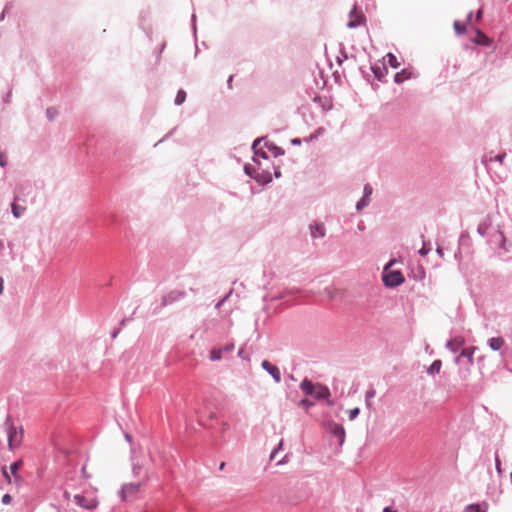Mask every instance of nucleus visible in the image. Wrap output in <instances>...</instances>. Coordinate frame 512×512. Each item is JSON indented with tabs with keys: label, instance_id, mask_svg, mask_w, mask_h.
Segmentation results:
<instances>
[{
	"label": "nucleus",
	"instance_id": "nucleus-21",
	"mask_svg": "<svg viewBox=\"0 0 512 512\" xmlns=\"http://www.w3.org/2000/svg\"><path fill=\"white\" fill-rule=\"evenodd\" d=\"M185 100H186V92L184 90H179L176 95V98H175V104L181 105L185 102Z\"/></svg>",
	"mask_w": 512,
	"mask_h": 512
},
{
	"label": "nucleus",
	"instance_id": "nucleus-39",
	"mask_svg": "<svg viewBox=\"0 0 512 512\" xmlns=\"http://www.w3.org/2000/svg\"><path fill=\"white\" fill-rule=\"evenodd\" d=\"M82 472L85 475V477H87V478L90 477L89 475H87L86 466L82 467Z\"/></svg>",
	"mask_w": 512,
	"mask_h": 512
},
{
	"label": "nucleus",
	"instance_id": "nucleus-32",
	"mask_svg": "<svg viewBox=\"0 0 512 512\" xmlns=\"http://www.w3.org/2000/svg\"><path fill=\"white\" fill-rule=\"evenodd\" d=\"M301 406H305V407H311L313 406V403L307 399H303L300 401L299 403Z\"/></svg>",
	"mask_w": 512,
	"mask_h": 512
},
{
	"label": "nucleus",
	"instance_id": "nucleus-8",
	"mask_svg": "<svg viewBox=\"0 0 512 512\" xmlns=\"http://www.w3.org/2000/svg\"><path fill=\"white\" fill-rule=\"evenodd\" d=\"M22 466H23L22 460L15 461L9 466V472L13 476L14 484H16V485H20L22 482V476L19 474V469Z\"/></svg>",
	"mask_w": 512,
	"mask_h": 512
},
{
	"label": "nucleus",
	"instance_id": "nucleus-12",
	"mask_svg": "<svg viewBox=\"0 0 512 512\" xmlns=\"http://www.w3.org/2000/svg\"><path fill=\"white\" fill-rule=\"evenodd\" d=\"M313 396L317 399H328L330 397V390L326 386L317 384Z\"/></svg>",
	"mask_w": 512,
	"mask_h": 512
},
{
	"label": "nucleus",
	"instance_id": "nucleus-35",
	"mask_svg": "<svg viewBox=\"0 0 512 512\" xmlns=\"http://www.w3.org/2000/svg\"><path fill=\"white\" fill-rule=\"evenodd\" d=\"M0 165L5 166L6 165V159L3 153H0Z\"/></svg>",
	"mask_w": 512,
	"mask_h": 512
},
{
	"label": "nucleus",
	"instance_id": "nucleus-19",
	"mask_svg": "<svg viewBox=\"0 0 512 512\" xmlns=\"http://www.w3.org/2000/svg\"><path fill=\"white\" fill-rule=\"evenodd\" d=\"M442 367L440 360H435L428 369V373H439Z\"/></svg>",
	"mask_w": 512,
	"mask_h": 512
},
{
	"label": "nucleus",
	"instance_id": "nucleus-31",
	"mask_svg": "<svg viewBox=\"0 0 512 512\" xmlns=\"http://www.w3.org/2000/svg\"><path fill=\"white\" fill-rule=\"evenodd\" d=\"M403 75H404V72L396 73V75H395V82L401 83L403 81V79H404Z\"/></svg>",
	"mask_w": 512,
	"mask_h": 512
},
{
	"label": "nucleus",
	"instance_id": "nucleus-42",
	"mask_svg": "<svg viewBox=\"0 0 512 512\" xmlns=\"http://www.w3.org/2000/svg\"><path fill=\"white\" fill-rule=\"evenodd\" d=\"M225 462H221L220 465H219V469L220 470H223L225 468Z\"/></svg>",
	"mask_w": 512,
	"mask_h": 512
},
{
	"label": "nucleus",
	"instance_id": "nucleus-6",
	"mask_svg": "<svg viewBox=\"0 0 512 512\" xmlns=\"http://www.w3.org/2000/svg\"><path fill=\"white\" fill-rule=\"evenodd\" d=\"M349 21L347 23V26L349 28H355L365 23V16L364 14L359 11L356 7H354L349 15Z\"/></svg>",
	"mask_w": 512,
	"mask_h": 512
},
{
	"label": "nucleus",
	"instance_id": "nucleus-11",
	"mask_svg": "<svg viewBox=\"0 0 512 512\" xmlns=\"http://www.w3.org/2000/svg\"><path fill=\"white\" fill-rule=\"evenodd\" d=\"M474 42L478 45L482 46H490L492 44V39L489 38L486 34H484L482 31L477 30L476 36L474 38Z\"/></svg>",
	"mask_w": 512,
	"mask_h": 512
},
{
	"label": "nucleus",
	"instance_id": "nucleus-44",
	"mask_svg": "<svg viewBox=\"0 0 512 512\" xmlns=\"http://www.w3.org/2000/svg\"><path fill=\"white\" fill-rule=\"evenodd\" d=\"M328 405L332 406L334 403L331 400L327 401Z\"/></svg>",
	"mask_w": 512,
	"mask_h": 512
},
{
	"label": "nucleus",
	"instance_id": "nucleus-26",
	"mask_svg": "<svg viewBox=\"0 0 512 512\" xmlns=\"http://www.w3.org/2000/svg\"><path fill=\"white\" fill-rule=\"evenodd\" d=\"M11 501H12L11 495H9V494L3 495V497H2V503L3 504L8 505V504L11 503Z\"/></svg>",
	"mask_w": 512,
	"mask_h": 512
},
{
	"label": "nucleus",
	"instance_id": "nucleus-15",
	"mask_svg": "<svg viewBox=\"0 0 512 512\" xmlns=\"http://www.w3.org/2000/svg\"><path fill=\"white\" fill-rule=\"evenodd\" d=\"M465 343L463 338H454L447 343V347L452 351H457Z\"/></svg>",
	"mask_w": 512,
	"mask_h": 512
},
{
	"label": "nucleus",
	"instance_id": "nucleus-40",
	"mask_svg": "<svg viewBox=\"0 0 512 512\" xmlns=\"http://www.w3.org/2000/svg\"><path fill=\"white\" fill-rule=\"evenodd\" d=\"M482 16V10H479L477 13V20H480Z\"/></svg>",
	"mask_w": 512,
	"mask_h": 512
},
{
	"label": "nucleus",
	"instance_id": "nucleus-17",
	"mask_svg": "<svg viewBox=\"0 0 512 512\" xmlns=\"http://www.w3.org/2000/svg\"><path fill=\"white\" fill-rule=\"evenodd\" d=\"M385 59L387 63L393 68H398L400 66V63L398 62L396 56L392 53H388Z\"/></svg>",
	"mask_w": 512,
	"mask_h": 512
},
{
	"label": "nucleus",
	"instance_id": "nucleus-5",
	"mask_svg": "<svg viewBox=\"0 0 512 512\" xmlns=\"http://www.w3.org/2000/svg\"><path fill=\"white\" fill-rule=\"evenodd\" d=\"M74 502L85 509L92 510L98 506V501L96 498L86 497L84 495L77 494L74 496Z\"/></svg>",
	"mask_w": 512,
	"mask_h": 512
},
{
	"label": "nucleus",
	"instance_id": "nucleus-34",
	"mask_svg": "<svg viewBox=\"0 0 512 512\" xmlns=\"http://www.w3.org/2000/svg\"><path fill=\"white\" fill-rule=\"evenodd\" d=\"M223 350V352H226V351H232L234 349V345L233 344H229V345H226L224 348H221Z\"/></svg>",
	"mask_w": 512,
	"mask_h": 512
},
{
	"label": "nucleus",
	"instance_id": "nucleus-13",
	"mask_svg": "<svg viewBox=\"0 0 512 512\" xmlns=\"http://www.w3.org/2000/svg\"><path fill=\"white\" fill-rule=\"evenodd\" d=\"M310 230L313 238L323 237L325 235V228L323 224L311 225Z\"/></svg>",
	"mask_w": 512,
	"mask_h": 512
},
{
	"label": "nucleus",
	"instance_id": "nucleus-30",
	"mask_svg": "<svg viewBox=\"0 0 512 512\" xmlns=\"http://www.w3.org/2000/svg\"><path fill=\"white\" fill-rule=\"evenodd\" d=\"M430 251V248H427L425 244H423L422 248L419 250V254L422 256H426Z\"/></svg>",
	"mask_w": 512,
	"mask_h": 512
},
{
	"label": "nucleus",
	"instance_id": "nucleus-2",
	"mask_svg": "<svg viewBox=\"0 0 512 512\" xmlns=\"http://www.w3.org/2000/svg\"><path fill=\"white\" fill-rule=\"evenodd\" d=\"M392 265L390 262L384 269L383 273V281L386 286L396 287L404 282V276L400 271L389 270V267Z\"/></svg>",
	"mask_w": 512,
	"mask_h": 512
},
{
	"label": "nucleus",
	"instance_id": "nucleus-3",
	"mask_svg": "<svg viewBox=\"0 0 512 512\" xmlns=\"http://www.w3.org/2000/svg\"><path fill=\"white\" fill-rule=\"evenodd\" d=\"M325 429L338 438L339 445H342L345 440V430L342 425L334 422V421H327L325 423Z\"/></svg>",
	"mask_w": 512,
	"mask_h": 512
},
{
	"label": "nucleus",
	"instance_id": "nucleus-4",
	"mask_svg": "<svg viewBox=\"0 0 512 512\" xmlns=\"http://www.w3.org/2000/svg\"><path fill=\"white\" fill-rule=\"evenodd\" d=\"M140 483H129L122 487L120 491V497L123 501L133 499L137 496L140 491Z\"/></svg>",
	"mask_w": 512,
	"mask_h": 512
},
{
	"label": "nucleus",
	"instance_id": "nucleus-16",
	"mask_svg": "<svg viewBox=\"0 0 512 512\" xmlns=\"http://www.w3.org/2000/svg\"><path fill=\"white\" fill-rule=\"evenodd\" d=\"M504 344V340L501 337H493L489 340V346L492 350H499Z\"/></svg>",
	"mask_w": 512,
	"mask_h": 512
},
{
	"label": "nucleus",
	"instance_id": "nucleus-10",
	"mask_svg": "<svg viewBox=\"0 0 512 512\" xmlns=\"http://www.w3.org/2000/svg\"><path fill=\"white\" fill-rule=\"evenodd\" d=\"M372 194V187L370 185H366L364 187V196L363 198L358 201L356 208L357 210H361L362 208L366 207L369 203V197Z\"/></svg>",
	"mask_w": 512,
	"mask_h": 512
},
{
	"label": "nucleus",
	"instance_id": "nucleus-41",
	"mask_svg": "<svg viewBox=\"0 0 512 512\" xmlns=\"http://www.w3.org/2000/svg\"><path fill=\"white\" fill-rule=\"evenodd\" d=\"M260 144V140H256L253 144V148L256 149V147Z\"/></svg>",
	"mask_w": 512,
	"mask_h": 512
},
{
	"label": "nucleus",
	"instance_id": "nucleus-23",
	"mask_svg": "<svg viewBox=\"0 0 512 512\" xmlns=\"http://www.w3.org/2000/svg\"><path fill=\"white\" fill-rule=\"evenodd\" d=\"M1 472L8 484H14L13 476L10 474V472L7 470L5 466L2 467Z\"/></svg>",
	"mask_w": 512,
	"mask_h": 512
},
{
	"label": "nucleus",
	"instance_id": "nucleus-33",
	"mask_svg": "<svg viewBox=\"0 0 512 512\" xmlns=\"http://www.w3.org/2000/svg\"><path fill=\"white\" fill-rule=\"evenodd\" d=\"M495 465H496L497 471L500 473L501 472V469H500L501 463H500V459H499L498 455H496V457H495Z\"/></svg>",
	"mask_w": 512,
	"mask_h": 512
},
{
	"label": "nucleus",
	"instance_id": "nucleus-20",
	"mask_svg": "<svg viewBox=\"0 0 512 512\" xmlns=\"http://www.w3.org/2000/svg\"><path fill=\"white\" fill-rule=\"evenodd\" d=\"M453 26L457 34H463L466 31V24L463 22L455 21Z\"/></svg>",
	"mask_w": 512,
	"mask_h": 512
},
{
	"label": "nucleus",
	"instance_id": "nucleus-24",
	"mask_svg": "<svg viewBox=\"0 0 512 512\" xmlns=\"http://www.w3.org/2000/svg\"><path fill=\"white\" fill-rule=\"evenodd\" d=\"M459 357H467L470 362L473 360V350L463 349Z\"/></svg>",
	"mask_w": 512,
	"mask_h": 512
},
{
	"label": "nucleus",
	"instance_id": "nucleus-22",
	"mask_svg": "<svg viewBox=\"0 0 512 512\" xmlns=\"http://www.w3.org/2000/svg\"><path fill=\"white\" fill-rule=\"evenodd\" d=\"M24 210L25 207L19 206L16 203L12 204V213L16 218H19Z\"/></svg>",
	"mask_w": 512,
	"mask_h": 512
},
{
	"label": "nucleus",
	"instance_id": "nucleus-1",
	"mask_svg": "<svg viewBox=\"0 0 512 512\" xmlns=\"http://www.w3.org/2000/svg\"><path fill=\"white\" fill-rule=\"evenodd\" d=\"M4 425L7 434L8 449L13 452L22 444L23 428L21 426H16L10 418L6 419Z\"/></svg>",
	"mask_w": 512,
	"mask_h": 512
},
{
	"label": "nucleus",
	"instance_id": "nucleus-38",
	"mask_svg": "<svg viewBox=\"0 0 512 512\" xmlns=\"http://www.w3.org/2000/svg\"><path fill=\"white\" fill-rule=\"evenodd\" d=\"M3 292V279L0 278V294Z\"/></svg>",
	"mask_w": 512,
	"mask_h": 512
},
{
	"label": "nucleus",
	"instance_id": "nucleus-36",
	"mask_svg": "<svg viewBox=\"0 0 512 512\" xmlns=\"http://www.w3.org/2000/svg\"><path fill=\"white\" fill-rule=\"evenodd\" d=\"M504 157H505V154L503 153V154H499V155H497V156L495 157V159H496V161H498V162L502 163V162H503Z\"/></svg>",
	"mask_w": 512,
	"mask_h": 512
},
{
	"label": "nucleus",
	"instance_id": "nucleus-18",
	"mask_svg": "<svg viewBox=\"0 0 512 512\" xmlns=\"http://www.w3.org/2000/svg\"><path fill=\"white\" fill-rule=\"evenodd\" d=\"M223 350L221 348H214L210 352V360L217 361L222 358Z\"/></svg>",
	"mask_w": 512,
	"mask_h": 512
},
{
	"label": "nucleus",
	"instance_id": "nucleus-29",
	"mask_svg": "<svg viewBox=\"0 0 512 512\" xmlns=\"http://www.w3.org/2000/svg\"><path fill=\"white\" fill-rule=\"evenodd\" d=\"M282 446H283V441L281 440V441H280V443H279V445H278V447H277V448H276V449L271 453V455H270V460H273V459L275 458L276 453H277L280 449H282Z\"/></svg>",
	"mask_w": 512,
	"mask_h": 512
},
{
	"label": "nucleus",
	"instance_id": "nucleus-14",
	"mask_svg": "<svg viewBox=\"0 0 512 512\" xmlns=\"http://www.w3.org/2000/svg\"><path fill=\"white\" fill-rule=\"evenodd\" d=\"M315 386H316L315 384H313L311 381H309L307 379H304L300 384L301 389L307 395L314 394Z\"/></svg>",
	"mask_w": 512,
	"mask_h": 512
},
{
	"label": "nucleus",
	"instance_id": "nucleus-43",
	"mask_svg": "<svg viewBox=\"0 0 512 512\" xmlns=\"http://www.w3.org/2000/svg\"><path fill=\"white\" fill-rule=\"evenodd\" d=\"M471 17H472V12H470L469 15H468V21L471 20Z\"/></svg>",
	"mask_w": 512,
	"mask_h": 512
},
{
	"label": "nucleus",
	"instance_id": "nucleus-7",
	"mask_svg": "<svg viewBox=\"0 0 512 512\" xmlns=\"http://www.w3.org/2000/svg\"><path fill=\"white\" fill-rule=\"evenodd\" d=\"M185 297V292L182 290H173L165 295L162 299V305L166 306L172 304Z\"/></svg>",
	"mask_w": 512,
	"mask_h": 512
},
{
	"label": "nucleus",
	"instance_id": "nucleus-25",
	"mask_svg": "<svg viewBox=\"0 0 512 512\" xmlns=\"http://www.w3.org/2000/svg\"><path fill=\"white\" fill-rule=\"evenodd\" d=\"M359 412L360 410L357 407L349 410V419L354 420L359 415Z\"/></svg>",
	"mask_w": 512,
	"mask_h": 512
},
{
	"label": "nucleus",
	"instance_id": "nucleus-9",
	"mask_svg": "<svg viewBox=\"0 0 512 512\" xmlns=\"http://www.w3.org/2000/svg\"><path fill=\"white\" fill-rule=\"evenodd\" d=\"M262 367L273 377L275 382L279 383L281 381V373L276 366L272 365L269 361L264 360L262 362Z\"/></svg>",
	"mask_w": 512,
	"mask_h": 512
},
{
	"label": "nucleus",
	"instance_id": "nucleus-27",
	"mask_svg": "<svg viewBox=\"0 0 512 512\" xmlns=\"http://www.w3.org/2000/svg\"><path fill=\"white\" fill-rule=\"evenodd\" d=\"M466 512H483L478 505H471L467 508Z\"/></svg>",
	"mask_w": 512,
	"mask_h": 512
},
{
	"label": "nucleus",
	"instance_id": "nucleus-37",
	"mask_svg": "<svg viewBox=\"0 0 512 512\" xmlns=\"http://www.w3.org/2000/svg\"><path fill=\"white\" fill-rule=\"evenodd\" d=\"M383 512H397L396 510L391 509L390 507H385Z\"/></svg>",
	"mask_w": 512,
	"mask_h": 512
},
{
	"label": "nucleus",
	"instance_id": "nucleus-28",
	"mask_svg": "<svg viewBox=\"0 0 512 512\" xmlns=\"http://www.w3.org/2000/svg\"><path fill=\"white\" fill-rule=\"evenodd\" d=\"M261 157V158H267L265 152H261L260 150H255V158L254 160L255 161H258V158Z\"/></svg>",
	"mask_w": 512,
	"mask_h": 512
}]
</instances>
